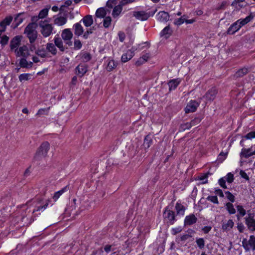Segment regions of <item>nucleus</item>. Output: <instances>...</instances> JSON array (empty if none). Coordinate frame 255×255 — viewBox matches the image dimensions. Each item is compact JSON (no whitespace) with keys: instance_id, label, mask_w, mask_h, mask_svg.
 <instances>
[{"instance_id":"nucleus-1","label":"nucleus","mask_w":255,"mask_h":255,"mask_svg":"<svg viewBox=\"0 0 255 255\" xmlns=\"http://www.w3.org/2000/svg\"><path fill=\"white\" fill-rule=\"evenodd\" d=\"M49 147L50 145L48 142L45 141L42 143L35 153L34 157V161H39L45 158L47 156Z\"/></svg>"},{"instance_id":"nucleus-2","label":"nucleus","mask_w":255,"mask_h":255,"mask_svg":"<svg viewBox=\"0 0 255 255\" xmlns=\"http://www.w3.org/2000/svg\"><path fill=\"white\" fill-rule=\"evenodd\" d=\"M24 33L29 40L31 44L34 42L37 37V31L33 23H29L24 29Z\"/></svg>"},{"instance_id":"nucleus-3","label":"nucleus","mask_w":255,"mask_h":255,"mask_svg":"<svg viewBox=\"0 0 255 255\" xmlns=\"http://www.w3.org/2000/svg\"><path fill=\"white\" fill-rule=\"evenodd\" d=\"M38 25L40 27V32L44 37L50 36L52 33L53 27L46 20H40Z\"/></svg>"},{"instance_id":"nucleus-4","label":"nucleus","mask_w":255,"mask_h":255,"mask_svg":"<svg viewBox=\"0 0 255 255\" xmlns=\"http://www.w3.org/2000/svg\"><path fill=\"white\" fill-rule=\"evenodd\" d=\"M156 12V10L153 12H145L144 11H133V15L137 19L141 21L147 20L150 16H152Z\"/></svg>"},{"instance_id":"nucleus-5","label":"nucleus","mask_w":255,"mask_h":255,"mask_svg":"<svg viewBox=\"0 0 255 255\" xmlns=\"http://www.w3.org/2000/svg\"><path fill=\"white\" fill-rule=\"evenodd\" d=\"M245 223L248 227V229L254 232L255 231V219H254V214L248 213L247 216L245 218Z\"/></svg>"},{"instance_id":"nucleus-6","label":"nucleus","mask_w":255,"mask_h":255,"mask_svg":"<svg viewBox=\"0 0 255 255\" xmlns=\"http://www.w3.org/2000/svg\"><path fill=\"white\" fill-rule=\"evenodd\" d=\"M243 246L246 251H249L251 249L253 251L255 250V237L252 235L250 237L249 241L247 239H244L242 241Z\"/></svg>"},{"instance_id":"nucleus-7","label":"nucleus","mask_w":255,"mask_h":255,"mask_svg":"<svg viewBox=\"0 0 255 255\" xmlns=\"http://www.w3.org/2000/svg\"><path fill=\"white\" fill-rule=\"evenodd\" d=\"M14 53L17 57L21 56L23 58H27L30 55L27 46L24 45L15 49Z\"/></svg>"},{"instance_id":"nucleus-8","label":"nucleus","mask_w":255,"mask_h":255,"mask_svg":"<svg viewBox=\"0 0 255 255\" xmlns=\"http://www.w3.org/2000/svg\"><path fill=\"white\" fill-rule=\"evenodd\" d=\"M143 47H139V46L138 48H136L135 47H132L131 49L128 51L125 54H124L121 58L122 61L123 62H126L128 61L131 59L133 56H134V52L139 49V50L142 49Z\"/></svg>"},{"instance_id":"nucleus-9","label":"nucleus","mask_w":255,"mask_h":255,"mask_svg":"<svg viewBox=\"0 0 255 255\" xmlns=\"http://www.w3.org/2000/svg\"><path fill=\"white\" fill-rule=\"evenodd\" d=\"M61 36L62 39L66 41V43L68 44L69 46H71L72 44V42L71 41V39L72 38L73 34L71 30L69 29H65L63 30Z\"/></svg>"},{"instance_id":"nucleus-10","label":"nucleus","mask_w":255,"mask_h":255,"mask_svg":"<svg viewBox=\"0 0 255 255\" xmlns=\"http://www.w3.org/2000/svg\"><path fill=\"white\" fill-rule=\"evenodd\" d=\"M22 39V36L17 35L14 36L10 42V48L11 51H14L16 48H18V47L20 44Z\"/></svg>"},{"instance_id":"nucleus-11","label":"nucleus","mask_w":255,"mask_h":255,"mask_svg":"<svg viewBox=\"0 0 255 255\" xmlns=\"http://www.w3.org/2000/svg\"><path fill=\"white\" fill-rule=\"evenodd\" d=\"M199 103L196 101H191L185 109L186 113L195 112L199 106Z\"/></svg>"},{"instance_id":"nucleus-12","label":"nucleus","mask_w":255,"mask_h":255,"mask_svg":"<svg viewBox=\"0 0 255 255\" xmlns=\"http://www.w3.org/2000/svg\"><path fill=\"white\" fill-rule=\"evenodd\" d=\"M255 155V150L252 151V147L249 148H243L240 153L241 158H249V157Z\"/></svg>"},{"instance_id":"nucleus-13","label":"nucleus","mask_w":255,"mask_h":255,"mask_svg":"<svg viewBox=\"0 0 255 255\" xmlns=\"http://www.w3.org/2000/svg\"><path fill=\"white\" fill-rule=\"evenodd\" d=\"M164 214L165 219H167L169 222L170 224H173L174 221H175L174 212L170 210L166 209L165 211Z\"/></svg>"},{"instance_id":"nucleus-14","label":"nucleus","mask_w":255,"mask_h":255,"mask_svg":"<svg viewBox=\"0 0 255 255\" xmlns=\"http://www.w3.org/2000/svg\"><path fill=\"white\" fill-rule=\"evenodd\" d=\"M217 91L215 88H212L206 94L205 97L208 101H213L216 97Z\"/></svg>"},{"instance_id":"nucleus-15","label":"nucleus","mask_w":255,"mask_h":255,"mask_svg":"<svg viewBox=\"0 0 255 255\" xmlns=\"http://www.w3.org/2000/svg\"><path fill=\"white\" fill-rule=\"evenodd\" d=\"M197 221V218L194 214H191L187 216L184 220V225H191L195 223Z\"/></svg>"},{"instance_id":"nucleus-16","label":"nucleus","mask_w":255,"mask_h":255,"mask_svg":"<svg viewBox=\"0 0 255 255\" xmlns=\"http://www.w3.org/2000/svg\"><path fill=\"white\" fill-rule=\"evenodd\" d=\"M239 21L240 20H238L230 26L227 31L228 34H233L240 29L241 27L239 23Z\"/></svg>"},{"instance_id":"nucleus-17","label":"nucleus","mask_w":255,"mask_h":255,"mask_svg":"<svg viewBox=\"0 0 255 255\" xmlns=\"http://www.w3.org/2000/svg\"><path fill=\"white\" fill-rule=\"evenodd\" d=\"M77 74L79 75L80 77L83 76L87 71V67L85 64L79 65L76 68Z\"/></svg>"},{"instance_id":"nucleus-18","label":"nucleus","mask_w":255,"mask_h":255,"mask_svg":"<svg viewBox=\"0 0 255 255\" xmlns=\"http://www.w3.org/2000/svg\"><path fill=\"white\" fill-rule=\"evenodd\" d=\"M157 19L161 22H166L169 19V15L166 12L160 11L158 13Z\"/></svg>"},{"instance_id":"nucleus-19","label":"nucleus","mask_w":255,"mask_h":255,"mask_svg":"<svg viewBox=\"0 0 255 255\" xmlns=\"http://www.w3.org/2000/svg\"><path fill=\"white\" fill-rule=\"evenodd\" d=\"M73 28L74 29V34L76 35L79 36L83 33L84 29L80 23H77L73 25Z\"/></svg>"},{"instance_id":"nucleus-20","label":"nucleus","mask_w":255,"mask_h":255,"mask_svg":"<svg viewBox=\"0 0 255 255\" xmlns=\"http://www.w3.org/2000/svg\"><path fill=\"white\" fill-rule=\"evenodd\" d=\"M80 22H83L85 26L86 27H89L93 24V19L92 15H87L84 16Z\"/></svg>"},{"instance_id":"nucleus-21","label":"nucleus","mask_w":255,"mask_h":255,"mask_svg":"<svg viewBox=\"0 0 255 255\" xmlns=\"http://www.w3.org/2000/svg\"><path fill=\"white\" fill-rule=\"evenodd\" d=\"M249 69L244 67L240 69L235 74L234 76L236 78H241L248 74L249 72Z\"/></svg>"},{"instance_id":"nucleus-22","label":"nucleus","mask_w":255,"mask_h":255,"mask_svg":"<svg viewBox=\"0 0 255 255\" xmlns=\"http://www.w3.org/2000/svg\"><path fill=\"white\" fill-rule=\"evenodd\" d=\"M26 58H22L19 61V65L22 68H31L33 65L32 62H28Z\"/></svg>"},{"instance_id":"nucleus-23","label":"nucleus","mask_w":255,"mask_h":255,"mask_svg":"<svg viewBox=\"0 0 255 255\" xmlns=\"http://www.w3.org/2000/svg\"><path fill=\"white\" fill-rule=\"evenodd\" d=\"M46 49L47 51L51 53L52 55H55L57 53V49L55 47V44L48 43L46 45Z\"/></svg>"},{"instance_id":"nucleus-24","label":"nucleus","mask_w":255,"mask_h":255,"mask_svg":"<svg viewBox=\"0 0 255 255\" xmlns=\"http://www.w3.org/2000/svg\"><path fill=\"white\" fill-rule=\"evenodd\" d=\"M66 22L67 18L64 16L57 17L54 19V23L58 26L63 25Z\"/></svg>"},{"instance_id":"nucleus-25","label":"nucleus","mask_w":255,"mask_h":255,"mask_svg":"<svg viewBox=\"0 0 255 255\" xmlns=\"http://www.w3.org/2000/svg\"><path fill=\"white\" fill-rule=\"evenodd\" d=\"M175 209L177 215L181 216H183L184 215L186 208L181 204L177 203L175 206Z\"/></svg>"},{"instance_id":"nucleus-26","label":"nucleus","mask_w":255,"mask_h":255,"mask_svg":"<svg viewBox=\"0 0 255 255\" xmlns=\"http://www.w3.org/2000/svg\"><path fill=\"white\" fill-rule=\"evenodd\" d=\"M24 14V13H19L17 14L14 17V22L15 23V27H17L20 24H21L23 19L24 17L22 16V15Z\"/></svg>"},{"instance_id":"nucleus-27","label":"nucleus","mask_w":255,"mask_h":255,"mask_svg":"<svg viewBox=\"0 0 255 255\" xmlns=\"http://www.w3.org/2000/svg\"><path fill=\"white\" fill-rule=\"evenodd\" d=\"M35 54L42 58L47 57L48 55V53L46 51V49L44 48H39L36 50L35 51Z\"/></svg>"},{"instance_id":"nucleus-28","label":"nucleus","mask_w":255,"mask_h":255,"mask_svg":"<svg viewBox=\"0 0 255 255\" xmlns=\"http://www.w3.org/2000/svg\"><path fill=\"white\" fill-rule=\"evenodd\" d=\"M54 44L60 49V51H64L65 50V48L63 45V42L60 38H55Z\"/></svg>"},{"instance_id":"nucleus-29","label":"nucleus","mask_w":255,"mask_h":255,"mask_svg":"<svg viewBox=\"0 0 255 255\" xmlns=\"http://www.w3.org/2000/svg\"><path fill=\"white\" fill-rule=\"evenodd\" d=\"M180 83V81L178 79H174L171 80L168 83V86L169 88V90H173L176 88Z\"/></svg>"},{"instance_id":"nucleus-30","label":"nucleus","mask_w":255,"mask_h":255,"mask_svg":"<svg viewBox=\"0 0 255 255\" xmlns=\"http://www.w3.org/2000/svg\"><path fill=\"white\" fill-rule=\"evenodd\" d=\"M106 14V10L103 7L98 8L96 12V16L98 18H104Z\"/></svg>"},{"instance_id":"nucleus-31","label":"nucleus","mask_w":255,"mask_h":255,"mask_svg":"<svg viewBox=\"0 0 255 255\" xmlns=\"http://www.w3.org/2000/svg\"><path fill=\"white\" fill-rule=\"evenodd\" d=\"M172 30L169 26H166L161 32V36H165L167 38L172 33Z\"/></svg>"},{"instance_id":"nucleus-32","label":"nucleus","mask_w":255,"mask_h":255,"mask_svg":"<svg viewBox=\"0 0 255 255\" xmlns=\"http://www.w3.org/2000/svg\"><path fill=\"white\" fill-rule=\"evenodd\" d=\"M234 223L232 220H229L227 222L224 224L222 226V229L225 231L230 230L234 226Z\"/></svg>"},{"instance_id":"nucleus-33","label":"nucleus","mask_w":255,"mask_h":255,"mask_svg":"<svg viewBox=\"0 0 255 255\" xmlns=\"http://www.w3.org/2000/svg\"><path fill=\"white\" fill-rule=\"evenodd\" d=\"M12 20V17L11 16H9L5 17L1 22L0 26L3 28V29H5V27L6 25H9Z\"/></svg>"},{"instance_id":"nucleus-34","label":"nucleus","mask_w":255,"mask_h":255,"mask_svg":"<svg viewBox=\"0 0 255 255\" xmlns=\"http://www.w3.org/2000/svg\"><path fill=\"white\" fill-rule=\"evenodd\" d=\"M67 189V187L66 186L64 188H62L61 190L55 192L53 196V199L55 201H56L60 197V196L65 192Z\"/></svg>"},{"instance_id":"nucleus-35","label":"nucleus","mask_w":255,"mask_h":255,"mask_svg":"<svg viewBox=\"0 0 255 255\" xmlns=\"http://www.w3.org/2000/svg\"><path fill=\"white\" fill-rule=\"evenodd\" d=\"M48 12V9L47 8H44L42 9L39 13L38 16L36 17V20H37L39 19H42L45 18L47 15Z\"/></svg>"},{"instance_id":"nucleus-36","label":"nucleus","mask_w":255,"mask_h":255,"mask_svg":"<svg viewBox=\"0 0 255 255\" xmlns=\"http://www.w3.org/2000/svg\"><path fill=\"white\" fill-rule=\"evenodd\" d=\"M226 207L230 214H234L236 213V209L232 203L228 202L226 203Z\"/></svg>"},{"instance_id":"nucleus-37","label":"nucleus","mask_w":255,"mask_h":255,"mask_svg":"<svg viewBox=\"0 0 255 255\" xmlns=\"http://www.w3.org/2000/svg\"><path fill=\"white\" fill-rule=\"evenodd\" d=\"M117 66V63L114 60H110L107 64V70L108 71H111Z\"/></svg>"},{"instance_id":"nucleus-38","label":"nucleus","mask_w":255,"mask_h":255,"mask_svg":"<svg viewBox=\"0 0 255 255\" xmlns=\"http://www.w3.org/2000/svg\"><path fill=\"white\" fill-rule=\"evenodd\" d=\"M122 10V7L120 5L116 6L113 11V15L114 17L118 16Z\"/></svg>"},{"instance_id":"nucleus-39","label":"nucleus","mask_w":255,"mask_h":255,"mask_svg":"<svg viewBox=\"0 0 255 255\" xmlns=\"http://www.w3.org/2000/svg\"><path fill=\"white\" fill-rule=\"evenodd\" d=\"M253 18V17L252 15H249L247 16L245 18L243 19H239V25L240 27H241L242 26L245 25L246 24L248 23L249 22H250L252 19Z\"/></svg>"},{"instance_id":"nucleus-40","label":"nucleus","mask_w":255,"mask_h":255,"mask_svg":"<svg viewBox=\"0 0 255 255\" xmlns=\"http://www.w3.org/2000/svg\"><path fill=\"white\" fill-rule=\"evenodd\" d=\"M152 143V140L148 136H146L144 139L143 145L145 148H149Z\"/></svg>"},{"instance_id":"nucleus-41","label":"nucleus","mask_w":255,"mask_h":255,"mask_svg":"<svg viewBox=\"0 0 255 255\" xmlns=\"http://www.w3.org/2000/svg\"><path fill=\"white\" fill-rule=\"evenodd\" d=\"M31 74H22L19 76V80L20 82L23 81H27L30 79Z\"/></svg>"},{"instance_id":"nucleus-42","label":"nucleus","mask_w":255,"mask_h":255,"mask_svg":"<svg viewBox=\"0 0 255 255\" xmlns=\"http://www.w3.org/2000/svg\"><path fill=\"white\" fill-rule=\"evenodd\" d=\"M112 19L110 16L105 17L103 20V25L105 28H108L111 24Z\"/></svg>"},{"instance_id":"nucleus-43","label":"nucleus","mask_w":255,"mask_h":255,"mask_svg":"<svg viewBox=\"0 0 255 255\" xmlns=\"http://www.w3.org/2000/svg\"><path fill=\"white\" fill-rule=\"evenodd\" d=\"M196 242L200 249H202L205 247V241L203 238L197 239Z\"/></svg>"},{"instance_id":"nucleus-44","label":"nucleus","mask_w":255,"mask_h":255,"mask_svg":"<svg viewBox=\"0 0 255 255\" xmlns=\"http://www.w3.org/2000/svg\"><path fill=\"white\" fill-rule=\"evenodd\" d=\"M91 58V55L88 53H84L82 54L81 59L82 61L87 62L89 61Z\"/></svg>"},{"instance_id":"nucleus-45","label":"nucleus","mask_w":255,"mask_h":255,"mask_svg":"<svg viewBox=\"0 0 255 255\" xmlns=\"http://www.w3.org/2000/svg\"><path fill=\"white\" fill-rule=\"evenodd\" d=\"M237 209L240 216L243 217L246 215V210L244 209L242 205H238L237 206Z\"/></svg>"},{"instance_id":"nucleus-46","label":"nucleus","mask_w":255,"mask_h":255,"mask_svg":"<svg viewBox=\"0 0 255 255\" xmlns=\"http://www.w3.org/2000/svg\"><path fill=\"white\" fill-rule=\"evenodd\" d=\"M207 200L211 201V202H212L214 204H219L218 198L216 196H209L207 197Z\"/></svg>"},{"instance_id":"nucleus-47","label":"nucleus","mask_w":255,"mask_h":255,"mask_svg":"<svg viewBox=\"0 0 255 255\" xmlns=\"http://www.w3.org/2000/svg\"><path fill=\"white\" fill-rule=\"evenodd\" d=\"M244 137L246 139H251L255 138V130L247 133Z\"/></svg>"},{"instance_id":"nucleus-48","label":"nucleus","mask_w":255,"mask_h":255,"mask_svg":"<svg viewBox=\"0 0 255 255\" xmlns=\"http://www.w3.org/2000/svg\"><path fill=\"white\" fill-rule=\"evenodd\" d=\"M225 194L228 199L231 202H234L235 201V196L229 191L225 192Z\"/></svg>"},{"instance_id":"nucleus-49","label":"nucleus","mask_w":255,"mask_h":255,"mask_svg":"<svg viewBox=\"0 0 255 255\" xmlns=\"http://www.w3.org/2000/svg\"><path fill=\"white\" fill-rule=\"evenodd\" d=\"M9 37L6 35H4L1 37V40L0 41V43L2 45H5L7 43Z\"/></svg>"},{"instance_id":"nucleus-50","label":"nucleus","mask_w":255,"mask_h":255,"mask_svg":"<svg viewBox=\"0 0 255 255\" xmlns=\"http://www.w3.org/2000/svg\"><path fill=\"white\" fill-rule=\"evenodd\" d=\"M94 27L93 26L92 28H90L88 29L83 34V38L85 39H87L88 38L89 35L91 34L93 32V30H94Z\"/></svg>"},{"instance_id":"nucleus-51","label":"nucleus","mask_w":255,"mask_h":255,"mask_svg":"<svg viewBox=\"0 0 255 255\" xmlns=\"http://www.w3.org/2000/svg\"><path fill=\"white\" fill-rule=\"evenodd\" d=\"M185 15H183L181 17L176 19L174 21V23L176 25H181L185 21V18H184Z\"/></svg>"},{"instance_id":"nucleus-52","label":"nucleus","mask_w":255,"mask_h":255,"mask_svg":"<svg viewBox=\"0 0 255 255\" xmlns=\"http://www.w3.org/2000/svg\"><path fill=\"white\" fill-rule=\"evenodd\" d=\"M201 120L200 118H196L191 121L190 123L192 127L198 125L201 122Z\"/></svg>"},{"instance_id":"nucleus-53","label":"nucleus","mask_w":255,"mask_h":255,"mask_svg":"<svg viewBox=\"0 0 255 255\" xmlns=\"http://www.w3.org/2000/svg\"><path fill=\"white\" fill-rule=\"evenodd\" d=\"M74 48L77 49H80L82 47V43L79 40H75L74 42Z\"/></svg>"},{"instance_id":"nucleus-54","label":"nucleus","mask_w":255,"mask_h":255,"mask_svg":"<svg viewBox=\"0 0 255 255\" xmlns=\"http://www.w3.org/2000/svg\"><path fill=\"white\" fill-rule=\"evenodd\" d=\"M228 183H232L234 180V175L231 173H229L226 177Z\"/></svg>"},{"instance_id":"nucleus-55","label":"nucleus","mask_w":255,"mask_h":255,"mask_svg":"<svg viewBox=\"0 0 255 255\" xmlns=\"http://www.w3.org/2000/svg\"><path fill=\"white\" fill-rule=\"evenodd\" d=\"M208 175L207 174H206L204 175L201 176L199 177V179L202 181V183L203 184H206L208 182L207 180Z\"/></svg>"},{"instance_id":"nucleus-56","label":"nucleus","mask_w":255,"mask_h":255,"mask_svg":"<svg viewBox=\"0 0 255 255\" xmlns=\"http://www.w3.org/2000/svg\"><path fill=\"white\" fill-rule=\"evenodd\" d=\"M219 183L222 187L227 188V186L226 185V180L224 178H222L219 180Z\"/></svg>"},{"instance_id":"nucleus-57","label":"nucleus","mask_w":255,"mask_h":255,"mask_svg":"<svg viewBox=\"0 0 255 255\" xmlns=\"http://www.w3.org/2000/svg\"><path fill=\"white\" fill-rule=\"evenodd\" d=\"M48 202H49V201H47L44 205L38 207L36 209H35L33 211V212H34L35 211H40V210H45L47 208V207L48 205Z\"/></svg>"},{"instance_id":"nucleus-58","label":"nucleus","mask_w":255,"mask_h":255,"mask_svg":"<svg viewBox=\"0 0 255 255\" xmlns=\"http://www.w3.org/2000/svg\"><path fill=\"white\" fill-rule=\"evenodd\" d=\"M240 175H241V176L242 178L246 179L247 180H249V176H248L247 173L244 171L241 170L240 172Z\"/></svg>"},{"instance_id":"nucleus-59","label":"nucleus","mask_w":255,"mask_h":255,"mask_svg":"<svg viewBox=\"0 0 255 255\" xmlns=\"http://www.w3.org/2000/svg\"><path fill=\"white\" fill-rule=\"evenodd\" d=\"M182 229L181 228V227L173 228L172 230V233L173 235H175L177 234L180 233Z\"/></svg>"},{"instance_id":"nucleus-60","label":"nucleus","mask_w":255,"mask_h":255,"mask_svg":"<svg viewBox=\"0 0 255 255\" xmlns=\"http://www.w3.org/2000/svg\"><path fill=\"white\" fill-rule=\"evenodd\" d=\"M192 127V126H191L190 123H187L185 124L182 125L181 127L183 130H185L186 129H189Z\"/></svg>"},{"instance_id":"nucleus-61","label":"nucleus","mask_w":255,"mask_h":255,"mask_svg":"<svg viewBox=\"0 0 255 255\" xmlns=\"http://www.w3.org/2000/svg\"><path fill=\"white\" fill-rule=\"evenodd\" d=\"M237 228H238V229L240 233H243L244 232V229H245V227H244V225L242 223L238 224Z\"/></svg>"},{"instance_id":"nucleus-62","label":"nucleus","mask_w":255,"mask_h":255,"mask_svg":"<svg viewBox=\"0 0 255 255\" xmlns=\"http://www.w3.org/2000/svg\"><path fill=\"white\" fill-rule=\"evenodd\" d=\"M119 37L120 40L121 42H123L125 38V34L124 32H120L119 33Z\"/></svg>"},{"instance_id":"nucleus-63","label":"nucleus","mask_w":255,"mask_h":255,"mask_svg":"<svg viewBox=\"0 0 255 255\" xmlns=\"http://www.w3.org/2000/svg\"><path fill=\"white\" fill-rule=\"evenodd\" d=\"M149 57V54L148 53H146L145 54L143 55L140 58L143 60L144 62H146Z\"/></svg>"},{"instance_id":"nucleus-64","label":"nucleus","mask_w":255,"mask_h":255,"mask_svg":"<svg viewBox=\"0 0 255 255\" xmlns=\"http://www.w3.org/2000/svg\"><path fill=\"white\" fill-rule=\"evenodd\" d=\"M215 193L221 197H223L224 196V195L221 189L216 190Z\"/></svg>"}]
</instances>
